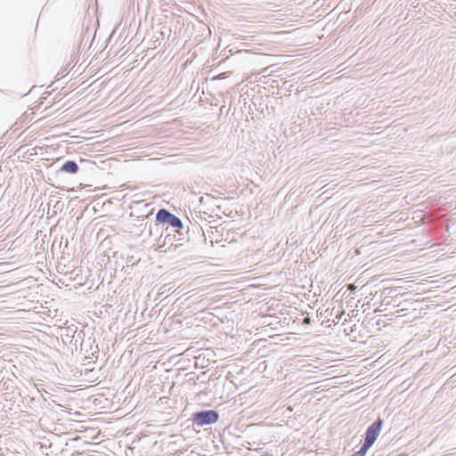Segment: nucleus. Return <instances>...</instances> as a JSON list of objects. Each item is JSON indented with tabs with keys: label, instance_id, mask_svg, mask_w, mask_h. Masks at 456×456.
<instances>
[{
	"label": "nucleus",
	"instance_id": "obj_1",
	"mask_svg": "<svg viewBox=\"0 0 456 456\" xmlns=\"http://www.w3.org/2000/svg\"><path fill=\"white\" fill-rule=\"evenodd\" d=\"M382 424L383 421L380 419H379L377 421H375L372 425H370L366 431L365 440L362 444V447H364V449L369 450V448L375 443L380 433Z\"/></svg>",
	"mask_w": 456,
	"mask_h": 456
},
{
	"label": "nucleus",
	"instance_id": "obj_2",
	"mask_svg": "<svg viewBox=\"0 0 456 456\" xmlns=\"http://www.w3.org/2000/svg\"><path fill=\"white\" fill-rule=\"evenodd\" d=\"M156 218L158 221L169 224L174 227H180L182 225L181 220L166 209H160L158 212Z\"/></svg>",
	"mask_w": 456,
	"mask_h": 456
},
{
	"label": "nucleus",
	"instance_id": "obj_3",
	"mask_svg": "<svg viewBox=\"0 0 456 456\" xmlns=\"http://www.w3.org/2000/svg\"><path fill=\"white\" fill-rule=\"evenodd\" d=\"M218 413L216 411H201V425L212 424L217 421Z\"/></svg>",
	"mask_w": 456,
	"mask_h": 456
},
{
	"label": "nucleus",
	"instance_id": "obj_4",
	"mask_svg": "<svg viewBox=\"0 0 456 456\" xmlns=\"http://www.w3.org/2000/svg\"><path fill=\"white\" fill-rule=\"evenodd\" d=\"M61 170L70 174H76L78 170V166L74 161H67L61 167Z\"/></svg>",
	"mask_w": 456,
	"mask_h": 456
},
{
	"label": "nucleus",
	"instance_id": "obj_5",
	"mask_svg": "<svg viewBox=\"0 0 456 456\" xmlns=\"http://www.w3.org/2000/svg\"><path fill=\"white\" fill-rule=\"evenodd\" d=\"M367 451H368L367 449H364V447L362 446L358 452H356L355 453H354L351 456H365Z\"/></svg>",
	"mask_w": 456,
	"mask_h": 456
},
{
	"label": "nucleus",
	"instance_id": "obj_6",
	"mask_svg": "<svg viewBox=\"0 0 456 456\" xmlns=\"http://www.w3.org/2000/svg\"><path fill=\"white\" fill-rule=\"evenodd\" d=\"M194 416H195V418L200 417V413H195Z\"/></svg>",
	"mask_w": 456,
	"mask_h": 456
}]
</instances>
